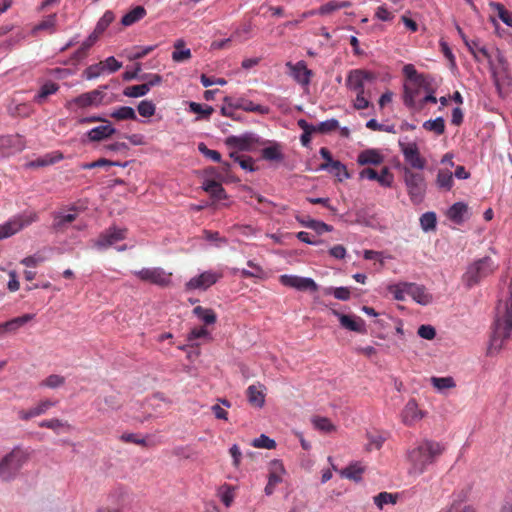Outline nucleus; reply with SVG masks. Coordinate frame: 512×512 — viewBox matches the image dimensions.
Returning <instances> with one entry per match:
<instances>
[{
	"mask_svg": "<svg viewBox=\"0 0 512 512\" xmlns=\"http://www.w3.org/2000/svg\"><path fill=\"white\" fill-rule=\"evenodd\" d=\"M512 335V277L508 285V297L500 300L495 313L493 335L490 340L488 353H498L504 346V341Z\"/></svg>",
	"mask_w": 512,
	"mask_h": 512,
	"instance_id": "nucleus-1",
	"label": "nucleus"
},
{
	"mask_svg": "<svg viewBox=\"0 0 512 512\" xmlns=\"http://www.w3.org/2000/svg\"><path fill=\"white\" fill-rule=\"evenodd\" d=\"M445 446L437 441L423 440L408 453L411 463L410 474L420 475L443 454Z\"/></svg>",
	"mask_w": 512,
	"mask_h": 512,
	"instance_id": "nucleus-2",
	"label": "nucleus"
},
{
	"mask_svg": "<svg viewBox=\"0 0 512 512\" xmlns=\"http://www.w3.org/2000/svg\"><path fill=\"white\" fill-rule=\"evenodd\" d=\"M498 265L488 256L475 260L468 265L462 276L464 285L470 289L479 284L484 278L492 275Z\"/></svg>",
	"mask_w": 512,
	"mask_h": 512,
	"instance_id": "nucleus-3",
	"label": "nucleus"
},
{
	"mask_svg": "<svg viewBox=\"0 0 512 512\" xmlns=\"http://www.w3.org/2000/svg\"><path fill=\"white\" fill-rule=\"evenodd\" d=\"M28 458L29 453L26 450L15 447L0 461V478L3 481L14 479L22 466L27 462Z\"/></svg>",
	"mask_w": 512,
	"mask_h": 512,
	"instance_id": "nucleus-4",
	"label": "nucleus"
},
{
	"mask_svg": "<svg viewBox=\"0 0 512 512\" xmlns=\"http://www.w3.org/2000/svg\"><path fill=\"white\" fill-rule=\"evenodd\" d=\"M403 179L411 202L416 205L422 203L427 188L424 175L414 172L410 167H404Z\"/></svg>",
	"mask_w": 512,
	"mask_h": 512,
	"instance_id": "nucleus-5",
	"label": "nucleus"
},
{
	"mask_svg": "<svg viewBox=\"0 0 512 512\" xmlns=\"http://www.w3.org/2000/svg\"><path fill=\"white\" fill-rule=\"evenodd\" d=\"M38 220L39 216L34 211L23 212L13 216L8 221L0 225V240L15 235L25 227L31 225L34 222H37Z\"/></svg>",
	"mask_w": 512,
	"mask_h": 512,
	"instance_id": "nucleus-6",
	"label": "nucleus"
},
{
	"mask_svg": "<svg viewBox=\"0 0 512 512\" xmlns=\"http://www.w3.org/2000/svg\"><path fill=\"white\" fill-rule=\"evenodd\" d=\"M375 80L374 73L364 69L351 70L346 78V86L349 90L356 92V95H367L370 92L366 84Z\"/></svg>",
	"mask_w": 512,
	"mask_h": 512,
	"instance_id": "nucleus-7",
	"label": "nucleus"
},
{
	"mask_svg": "<svg viewBox=\"0 0 512 512\" xmlns=\"http://www.w3.org/2000/svg\"><path fill=\"white\" fill-rule=\"evenodd\" d=\"M134 274L141 281L160 287H168L171 284L172 273L166 272L161 267L142 268Z\"/></svg>",
	"mask_w": 512,
	"mask_h": 512,
	"instance_id": "nucleus-8",
	"label": "nucleus"
},
{
	"mask_svg": "<svg viewBox=\"0 0 512 512\" xmlns=\"http://www.w3.org/2000/svg\"><path fill=\"white\" fill-rule=\"evenodd\" d=\"M222 277H223V274L221 272L211 271V270L205 271V272L201 273L200 275L192 277L186 283L185 288L187 291L207 290L212 285L217 283Z\"/></svg>",
	"mask_w": 512,
	"mask_h": 512,
	"instance_id": "nucleus-9",
	"label": "nucleus"
},
{
	"mask_svg": "<svg viewBox=\"0 0 512 512\" xmlns=\"http://www.w3.org/2000/svg\"><path fill=\"white\" fill-rule=\"evenodd\" d=\"M401 152L404 156L406 163L414 169H424L426 166V160L420 154L419 148L415 142L403 143L399 142Z\"/></svg>",
	"mask_w": 512,
	"mask_h": 512,
	"instance_id": "nucleus-10",
	"label": "nucleus"
},
{
	"mask_svg": "<svg viewBox=\"0 0 512 512\" xmlns=\"http://www.w3.org/2000/svg\"><path fill=\"white\" fill-rule=\"evenodd\" d=\"M279 281L282 285L299 291L316 292L318 290V285L311 278L284 274L279 277Z\"/></svg>",
	"mask_w": 512,
	"mask_h": 512,
	"instance_id": "nucleus-11",
	"label": "nucleus"
},
{
	"mask_svg": "<svg viewBox=\"0 0 512 512\" xmlns=\"http://www.w3.org/2000/svg\"><path fill=\"white\" fill-rule=\"evenodd\" d=\"M229 147L237 148L241 151H250L255 145H264L258 136L253 133H245L241 136H229L225 141Z\"/></svg>",
	"mask_w": 512,
	"mask_h": 512,
	"instance_id": "nucleus-12",
	"label": "nucleus"
},
{
	"mask_svg": "<svg viewBox=\"0 0 512 512\" xmlns=\"http://www.w3.org/2000/svg\"><path fill=\"white\" fill-rule=\"evenodd\" d=\"M431 86V81L428 76L427 79L424 80L405 83L403 95L404 104L406 105L409 102H414V100L419 98V96L424 95Z\"/></svg>",
	"mask_w": 512,
	"mask_h": 512,
	"instance_id": "nucleus-13",
	"label": "nucleus"
},
{
	"mask_svg": "<svg viewBox=\"0 0 512 512\" xmlns=\"http://www.w3.org/2000/svg\"><path fill=\"white\" fill-rule=\"evenodd\" d=\"M320 155L325 160V162L320 165L322 170L334 172L335 175L339 177V180H342V178H349L346 166L338 160H333L330 151L326 147H322L320 149Z\"/></svg>",
	"mask_w": 512,
	"mask_h": 512,
	"instance_id": "nucleus-14",
	"label": "nucleus"
},
{
	"mask_svg": "<svg viewBox=\"0 0 512 512\" xmlns=\"http://www.w3.org/2000/svg\"><path fill=\"white\" fill-rule=\"evenodd\" d=\"M105 94L100 89H95L75 97L70 104L78 108L98 107L102 104Z\"/></svg>",
	"mask_w": 512,
	"mask_h": 512,
	"instance_id": "nucleus-15",
	"label": "nucleus"
},
{
	"mask_svg": "<svg viewBox=\"0 0 512 512\" xmlns=\"http://www.w3.org/2000/svg\"><path fill=\"white\" fill-rule=\"evenodd\" d=\"M127 229L112 227L99 235L95 242V246L103 249L124 240L126 238Z\"/></svg>",
	"mask_w": 512,
	"mask_h": 512,
	"instance_id": "nucleus-16",
	"label": "nucleus"
},
{
	"mask_svg": "<svg viewBox=\"0 0 512 512\" xmlns=\"http://www.w3.org/2000/svg\"><path fill=\"white\" fill-rule=\"evenodd\" d=\"M286 66L290 70V75L298 84L302 86H308L310 84L313 72L307 68V65L304 61H298L295 64L287 62Z\"/></svg>",
	"mask_w": 512,
	"mask_h": 512,
	"instance_id": "nucleus-17",
	"label": "nucleus"
},
{
	"mask_svg": "<svg viewBox=\"0 0 512 512\" xmlns=\"http://www.w3.org/2000/svg\"><path fill=\"white\" fill-rule=\"evenodd\" d=\"M284 473V466L279 460H273L270 463L268 483L264 489L266 495L270 496L274 493L276 486L282 482V476Z\"/></svg>",
	"mask_w": 512,
	"mask_h": 512,
	"instance_id": "nucleus-18",
	"label": "nucleus"
},
{
	"mask_svg": "<svg viewBox=\"0 0 512 512\" xmlns=\"http://www.w3.org/2000/svg\"><path fill=\"white\" fill-rule=\"evenodd\" d=\"M406 294L413 298L421 305H428L432 302V295L426 290L423 285L415 283H405Z\"/></svg>",
	"mask_w": 512,
	"mask_h": 512,
	"instance_id": "nucleus-19",
	"label": "nucleus"
},
{
	"mask_svg": "<svg viewBox=\"0 0 512 512\" xmlns=\"http://www.w3.org/2000/svg\"><path fill=\"white\" fill-rule=\"evenodd\" d=\"M333 313L338 317L341 326L345 329L361 334L366 333L365 322L360 317L341 314L336 310Z\"/></svg>",
	"mask_w": 512,
	"mask_h": 512,
	"instance_id": "nucleus-20",
	"label": "nucleus"
},
{
	"mask_svg": "<svg viewBox=\"0 0 512 512\" xmlns=\"http://www.w3.org/2000/svg\"><path fill=\"white\" fill-rule=\"evenodd\" d=\"M103 123L105 124L92 128L85 134L90 142L105 140L116 133V129L108 120H105Z\"/></svg>",
	"mask_w": 512,
	"mask_h": 512,
	"instance_id": "nucleus-21",
	"label": "nucleus"
},
{
	"mask_svg": "<svg viewBox=\"0 0 512 512\" xmlns=\"http://www.w3.org/2000/svg\"><path fill=\"white\" fill-rule=\"evenodd\" d=\"M402 421L405 425L411 426L417 421L421 420L423 418V412L418 408L417 402L415 399H410L402 413Z\"/></svg>",
	"mask_w": 512,
	"mask_h": 512,
	"instance_id": "nucleus-22",
	"label": "nucleus"
},
{
	"mask_svg": "<svg viewBox=\"0 0 512 512\" xmlns=\"http://www.w3.org/2000/svg\"><path fill=\"white\" fill-rule=\"evenodd\" d=\"M265 390V386L259 382L250 385L246 390L249 404L256 408H262L265 404Z\"/></svg>",
	"mask_w": 512,
	"mask_h": 512,
	"instance_id": "nucleus-23",
	"label": "nucleus"
},
{
	"mask_svg": "<svg viewBox=\"0 0 512 512\" xmlns=\"http://www.w3.org/2000/svg\"><path fill=\"white\" fill-rule=\"evenodd\" d=\"M459 34L461 35L465 45L467 46L470 53L474 56L477 61L481 60V57L484 59H488L489 53L485 46L481 45L478 39L469 40L462 32L460 27H457Z\"/></svg>",
	"mask_w": 512,
	"mask_h": 512,
	"instance_id": "nucleus-24",
	"label": "nucleus"
},
{
	"mask_svg": "<svg viewBox=\"0 0 512 512\" xmlns=\"http://www.w3.org/2000/svg\"><path fill=\"white\" fill-rule=\"evenodd\" d=\"M384 162V156L377 149H365L357 156V163L361 166L380 165Z\"/></svg>",
	"mask_w": 512,
	"mask_h": 512,
	"instance_id": "nucleus-25",
	"label": "nucleus"
},
{
	"mask_svg": "<svg viewBox=\"0 0 512 512\" xmlns=\"http://www.w3.org/2000/svg\"><path fill=\"white\" fill-rule=\"evenodd\" d=\"M34 318L33 314H24L0 324V335L15 333L19 328Z\"/></svg>",
	"mask_w": 512,
	"mask_h": 512,
	"instance_id": "nucleus-26",
	"label": "nucleus"
},
{
	"mask_svg": "<svg viewBox=\"0 0 512 512\" xmlns=\"http://www.w3.org/2000/svg\"><path fill=\"white\" fill-rule=\"evenodd\" d=\"M59 90V85L52 81L45 82L34 96L33 101L37 104H43L46 99Z\"/></svg>",
	"mask_w": 512,
	"mask_h": 512,
	"instance_id": "nucleus-27",
	"label": "nucleus"
},
{
	"mask_svg": "<svg viewBox=\"0 0 512 512\" xmlns=\"http://www.w3.org/2000/svg\"><path fill=\"white\" fill-rule=\"evenodd\" d=\"M468 211V206L463 202L454 203L448 210V218L456 224H461L464 221V215Z\"/></svg>",
	"mask_w": 512,
	"mask_h": 512,
	"instance_id": "nucleus-28",
	"label": "nucleus"
},
{
	"mask_svg": "<svg viewBox=\"0 0 512 512\" xmlns=\"http://www.w3.org/2000/svg\"><path fill=\"white\" fill-rule=\"evenodd\" d=\"M146 14V9L143 6H136L122 17L121 23L124 26H131L143 19Z\"/></svg>",
	"mask_w": 512,
	"mask_h": 512,
	"instance_id": "nucleus-29",
	"label": "nucleus"
},
{
	"mask_svg": "<svg viewBox=\"0 0 512 512\" xmlns=\"http://www.w3.org/2000/svg\"><path fill=\"white\" fill-rule=\"evenodd\" d=\"M192 57L191 50L185 48V43L182 39L177 40L174 43V51L172 52V59L175 62H184Z\"/></svg>",
	"mask_w": 512,
	"mask_h": 512,
	"instance_id": "nucleus-30",
	"label": "nucleus"
},
{
	"mask_svg": "<svg viewBox=\"0 0 512 512\" xmlns=\"http://www.w3.org/2000/svg\"><path fill=\"white\" fill-rule=\"evenodd\" d=\"M203 189L217 200H222L227 197L226 192L222 185L215 180L205 181L203 184Z\"/></svg>",
	"mask_w": 512,
	"mask_h": 512,
	"instance_id": "nucleus-31",
	"label": "nucleus"
},
{
	"mask_svg": "<svg viewBox=\"0 0 512 512\" xmlns=\"http://www.w3.org/2000/svg\"><path fill=\"white\" fill-rule=\"evenodd\" d=\"M235 108L242 109L247 112H256L259 114H268L269 108L260 104H256L250 100L238 99Z\"/></svg>",
	"mask_w": 512,
	"mask_h": 512,
	"instance_id": "nucleus-32",
	"label": "nucleus"
},
{
	"mask_svg": "<svg viewBox=\"0 0 512 512\" xmlns=\"http://www.w3.org/2000/svg\"><path fill=\"white\" fill-rule=\"evenodd\" d=\"M63 159V154L61 152L55 151L50 154H46L45 156L38 158L36 160L31 161L28 166L29 167H44L51 164H54Z\"/></svg>",
	"mask_w": 512,
	"mask_h": 512,
	"instance_id": "nucleus-33",
	"label": "nucleus"
},
{
	"mask_svg": "<svg viewBox=\"0 0 512 512\" xmlns=\"http://www.w3.org/2000/svg\"><path fill=\"white\" fill-rule=\"evenodd\" d=\"M99 39V36L95 33H91L88 38L80 45V47L75 51L73 58L77 61L85 58L88 54L89 49L96 43Z\"/></svg>",
	"mask_w": 512,
	"mask_h": 512,
	"instance_id": "nucleus-34",
	"label": "nucleus"
},
{
	"mask_svg": "<svg viewBox=\"0 0 512 512\" xmlns=\"http://www.w3.org/2000/svg\"><path fill=\"white\" fill-rule=\"evenodd\" d=\"M366 437L368 440L367 450H379L387 439L384 433L378 431L367 432Z\"/></svg>",
	"mask_w": 512,
	"mask_h": 512,
	"instance_id": "nucleus-35",
	"label": "nucleus"
},
{
	"mask_svg": "<svg viewBox=\"0 0 512 512\" xmlns=\"http://www.w3.org/2000/svg\"><path fill=\"white\" fill-rule=\"evenodd\" d=\"M262 158L268 161H281L283 159L281 145L274 142L271 146L264 148Z\"/></svg>",
	"mask_w": 512,
	"mask_h": 512,
	"instance_id": "nucleus-36",
	"label": "nucleus"
},
{
	"mask_svg": "<svg viewBox=\"0 0 512 512\" xmlns=\"http://www.w3.org/2000/svg\"><path fill=\"white\" fill-rule=\"evenodd\" d=\"M56 20L57 15L50 14L45 19H43L41 22H39L37 25H35L32 29V34H36L38 31L47 30L50 33L55 32V26H56Z\"/></svg>",
	"mask_w": 512,
	"mask_h": 512,
	"instance_id": "nucleus-37",
	"label": "nucleus"
},
{
	"mask_svg": "<svg viewBox=\"0 0 512 512\" xmlns=\"http://www.w3.org/2000/svg\"><path fill=\"white\" fill-rule=\"evenodd\" d=\"M247 265L252 270L242 269L240 271V273H241V276L243 278H259V279H264L266 277L263 268L260 265L256 264L254 261L249 260L247 262Z\"/></svg>",
	"mask_w": 512,
	"mask_h": 512,
	"instance_id": "nucleus-38",
	"label": "nucleus"
},
{
	"mask_svg": "<svg viewBox=\"0 0 512 512\" xmlns=\"http://www.w3.org/2000/svg\"><path fill=\"white\" fill-rule=\"evenodd\" d=\"M311 421L314 428L321 432L331 433L336 430L335 425L327 417L315 416Z\"/></svg>",
	"mask_w": 512,
	"mask_h": 512,
	"instance_id": "nucleus-39",
	"label": "nucleus"
},
{
	"mask_svg": "<svg viewBox=\"0 0 512 512\" xmlns=\"http://www.w3.org/2000/svg\"><path fill=\"white\" fill-rule=\"evenodd\" d=\"M193 313L207 325L214 324L217 319L216 314L212 309L203 308L202 306H196L193 309Z\"/></svg>",
	"mask_w": 512,
	"mask_h": 512,
	"instance_id": "nucleus-40",
	"label": "nucleus"
},
{
	"mask_svg": "<svg viewBox=\"0 0 512 512\" xmlns=\"http://www.w3.org/2000/svg\"><path fill=\"white\" fill-rule=\"evenodd\" d=\"M110 116L116 120H136L137 116L132 107L121 106L115 109Z\"/></svg>",
	"mask_w": 512,
	"mask_h": 512,
	"instance_id": "nucleus-41",
	"label": "nucleus"
},
{
	"mask_svg": "<svg viewBox=\"0 0 512 512\" xmlns=\"http://www.w3.org/2000/svg\"><path fill=\"white\" fill-rule=\"evenodd\" d=\"M437 186L450 190L453 186V174L449 170H439L436 179Z\"/></svg>",
	"mask_w": 512,
	"mask_h": 512,
	"instance_id": "nucleus-42",
	"label": "nucleus"
},
{
	"mask_svg": "<svg viewBox=\"0 0 512 512\" xmlns=\"http://www.w3.org/2000/svg\"><path fill=\"white\" fill-rule=\"evenodd\" d=\"M423 128L427 131L434 132L436 135H442L445 132V121L442 117L427 120L423 123Z\"/></svg>",
	"mask_w": 512,
	"mask_h": 512,
	"instance_id": "nucleus-43",
	"label": "nucleus"
},
{
	"mask_svg": "<svg viewBox=\"0 0 512 512\" xmlns=\"http://www.w3.org/2000/svg\"><path fill=\"white\" fill-rule=\"evenodd\" d=\"M189 110H190V112L198 114L201 118H204V119H208L214 112V109L212 106L202 105V104L196 103V102L189 103Z\"/></svg>",
	"mask_w": 512,
	"mask_h": 512,
	"instance_id": "nucleus-44",
	"label": "nucleus"
},
{
	"mask_svg": "<svg viewBox=\"0 0 512 512\" xmlns=\"http://www.w3.org/2000/svg\"><path fill=\"white\" fill-rule=\"evenodd\" d=\"M58 403L57 400H51V399H43L40 402H38L35 406L31 407L33 414L35 417L44 415L47 413L49 409L56 406Z\"/></svg>",
	"mask_w": 512,
	"mask_h": 512,
	"instance_id": "nucleus-45",
	"label": "nucleus"
},
{
	"mask_svg": "<svg viewBox=\"0 0 512 512\" xmlns=\"http://www.w3.org/2000/svg\"><path fill=\"white\" fill-rule=\"evenodd\" d=\"M114 14L111 11H106L103 16L99 19L96 27L93 31L96 35H100L107 29V27L113 22Z\"/></svg>",
	"mask_w": 512,
	"mask_h": 512,
	"instance_id": "nucleus-46",
	"label": "nucleus"
},
{
	"mask_svg": "<svg viewBox=\"0 0 512 512\" xmlns=\"http://www.w3.org/2000/svg\"><path fill=\"white\" fill-rule=\"evenodd\" d=\"M431 383H432L433 387L439 391H442L444 389H451L456 386L454 379L450 376H448V377H432Z\"/></svg>",
	"mask_w": 512,
	"mask_h": 512,
	"instance_id": "nucleus-47",
	"label": "nucleus"
},
{
	"mask_svg": "<svg viewBox=\"0 0 512 512\" xmlns=\"http://www.w3.org/2000/svg\"><path fill=\"white\" fill-rule=\"evenodd\" d=\"M148 92L149 91H148L147 85H145L143 83L140 85H133V86L126 87L123 90V95L126 97L137 98V97L145 96Z\"/></svg>",
	"mask_w": 512,
	"mask_h": 512,
	"instance_id": "nucleus-48",
	"label": "nucleus"
},
{
	"mask_svg": "<svg viewBox=\"0 0 512 512\" xmlns=\"http://www.w3.org/2000/svg\"><path fill=\"white\" fill-rule=\"evenodd\" d=\"M397 494L381 492L374 497V503L380 509L386 504H395L397 502Z\"/></svg>",
	"mask_w": 512,
	"mask_h": 512,
	"instance_id": "nucleus-49",
	"label": "nucleus"
},
{
	"mask_svg": "<svg viewBox=\"0 0 512 512\" xmlns=\"http://www.w3.org/2000/svg\"><path fill=\"white\" fill-rule=\"evenodd\" d=\"M403 72L407 79L406 83H412L414 81L416 82L427 79V75L418 73L412 64L405 65L403 68Z\"/></svg>",
	"mask_w": 512,
	"mask_h": 512,
	"instance_id": "nucleus-50",
	"label": "nucleus"
},
{
	"mask_svg": "<svg viewBox=\"0 0 512 512\" xmlns=\"http://www.w3.org/2000/svg\"><path fill=\"white\" fill-rule=\"evenodd\" d=\"M64 383L65 378L63 376L58 374H51L43 381H41L40 386L54 389L63 386Z\"/></svg>",
	"mask_w": 512,
	"mask_h": 512,
	"instance_id": "nucleus-51",
	"label": "nucleus"
},
{
	"mask_svg": "<svg viewBox=\"0 0 512 512\" xmlns=\"http://www.w3.org/2000/svg\"><path fill=\"white\" fill-rule=\"evenodd\" d=\"M363 468L358 464H353L341 471L343 477L358 481L361 479Z\"/></svg>",
	"mask_w": 512,
	"mask_h": 512,
	"instance_id": "nucleus-52",
	"label": "nucleus"
},
{
	"mask_svg": "<svg viewBox=\"0 0 512 512\" xmlns=\"http://www.w3.org/2000/svg\"><path fill=\"white\" fill-rule=\"evenodd\" d=\"M493 9L497 11L498 17L507 26L512 27V15L501 3H492Z\"/></svg>",
	"mask_w": 512,
	"mask_h": 512,
	"instance_id": "nucleus-53",
	"label": "nucleus"
},
{
	"mask_svg": "<svg viewBox=\"0 0 512 512\" xmlns=\"http://www.w3.org/2000/svg\"><path fill=\"white\" fill-rule=\"evenodd\" d=\"M137 110L142 117L148 118L155 114L156 107L152 101L143 100L138 104Z\"/></svg>",
	"mask_w": 512,
	"mask_h": 512,
	"instance_id": "nucleus-54",
	"label": "nucleus"
},
{
	"mask_svg": "<svg viewBox=\"0 0 512 512\" xmlns=\"http://www.w3.org/2000/svg\"><path fill=\"white\" fill-rule=\"evenodd\" d=\"M420 225L424 231L432 230L436 227V214L426 212L420 217Z\"/></svg>",
	"mask_w": 512,
	"mask_h": 512,
	"instance_id": "nucleus-55",
	"label": "nucleus"
},
{
	"mask_svg": "<svg viewBox=\"0 0 512 512\" xmlns=\"http://www.w3.org/2000/svg\"><path fill=\"white\" fill-rule=\"evenodd\" d=\"M376 181L383 187H391L394 181V176L390 172L388 167H383L378 173V179Z\"/></svg>",
	"mask_w": 512,
	"mask_h": 512,
	"instance_id": "nucleus-56",
	"label": "nucleus"
},
{
	"mask_svg": "<svg viewBox=\"0 0 512 512\" xmlns=\"http://www.w3.org/2000/svg\"><path fill=\"white\" fill-rule=\"evenodd\" d=\"M308 228L314 230L319 235L325 232H331L333 230L331 225L315 219H309Z\"/></svg>",
	"mask_w": 512,
	"mask_h": 512,
	"instance_id": "nucleus-57",
	"label": "nucleus"
},
{
	"mask_svg": "<svg viewBox=\"0 0 512 512\" xmlns=\"http://www.w3.org/2000/svg\"><path fill=\"white\" fill-rule=\"evenodd\" d=\"M252 445L256 448L274 449L276 447V442L262 434L259 438L253 440Z\"/></svg>",
	"mask_w": 512,
	"mask_h": 512,
	"instance_id": "nucleus-58",
	"label": "nucleus"
},
{
	"mask_svg": "<svg viewBox=\"0 0 512 512\" xmlns=\"http://www.w3.org/2000/svg\"><path fill=\"white\" fill-rule=\"evenodd\" d=\"M155 47L156 46H145V47L136 46L133 48V50L129 54L128 58L130 60L141 59V58L145 57L146 55H148L150 52H152L155 49Z\"/></svg>",
	"mask_w": 512,
	"mask_h": 512,
	"instance_id": "nucleus-59",
	"label": "nucleus"
},
{
	"mask_svg": "<svg viewBox=\"0 0 512 512\" xmlns=\"http://www.w3.org/2000/svg\"><path fill=\"white\" fill-rule=\"evenodd\" d=\"M326 294H333V296L342 301L350 299V290L347 287L328 288Z\"/></svg>",
	"mask_w": 512,
	"mask_h": 512,
	"instance_id": "nucleus-60",
	"label": "nucleus"
},
{
	"mask_svg": "<svg viewBox=\"0 0 512 512\" xmlns=\"http://www.w3.org/2000/svg\"><path fill=\"white\" fill-rule=\"evenodd\" d=\"M198 150L207 158H210L212 161L214 162H218L220 163L221 162V154L216 151V150H212V149H209L204 143H199L198 144Z\"/></svg>",
	"mask_w": 512,
	"mask_h": 512,
	"instance_id": "nucleus-61",
	"label": "nucleus"
},
{
	"mask_svg": "<svg viewBox=\"0 0 512 512\" xmlns=\"http://www.w3.org/2000/svg\"><path fill=\"white\" fill-rule=\"evenodd\" d=\"M221 501L226 507H230L234 500V489L229 485H224L221 488Z\"/></svg>",
	"mask_w": 512,
	"mask_h": 512,
	"instance_id": "nucleus-62",
	"label": "nucleus"
},
{
	"mask_svg": "<svg viewBox=\"0 0 512 512\" xmlns=\"http://www.w3.org/2000/svg\"><path fill=\"white\" fill-rule=\"evenodd\" d=\"M120 439L126 443H133L140 446L148 445L145 438H141L138 434L135 433H124L121 435Z\"/></svg>",
	"mask_w": 512,
	"mask_h": 512,
	"instance_id": "nucleus-63",
	"label": "nucleus"
},
{
	"mask_svg": "<svg viewBox=\"0 0 512 512\" xmlns=\"http://www.w3.org/2000/svg\"><path fill=\"white\" fill-rule=\"evenodd\" d=\"M104 71V65L102 62L98 64H93L87 67L84 71L87 79H95L101 75Z\"/></svg>",
	"mask_w": 512,
	"mask_h": 512,
	"instance_id": "nucleus-64",
	"label": "nucleus"
}]
</instances>
